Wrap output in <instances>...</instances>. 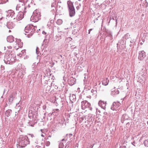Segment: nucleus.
Listing matches in <instances>:
<instances>
[{"instance_id": "1", "label": "nucleus", "mask_w": 148, "mask_h": 148, "mask_svg": "<svg viewBox=\"0 0 148 148\" xmlns=\"http://www.w3.org/2000/svg\"><path fill=\"white\" fill-rule=\"evenodd\" d=\"M16 60V57L14 54H9L6 55L3 60L5 63L6 64H11L14 62Z\"/></svg>"}, {"instance_id": "2", "label": "nucleus", "mask_w": 148, "mask_h": 148, "mask_svg": "<svg viewBox=\"0 0 148 148\" xmlns=\"http://www.w3.org/2000/svg\"><path fill=\"white\" fill-rule=\"evenodd\" d=\"M70 16L72 17L75 14V10L73 6V3L70 0L67 1V2Z\"/></svg>"}, {"instance_id": "3", "label": "nucleus", "mask_w": 148, "mask_h": 148, "mask_svg": "<svg viewBox=\"0 0 148 148\" xmlns=\"http://www.w3.org/2000/svg\"><path fill=\"white\" fill-rule=\"evenodd\" d=\"M41 16L40 13L38 10H35L31 17V20H33V21H38L40 19Z\"/></svg>"}, {"instance_id": "4", "label": "nucleus", "mask_w": 148, "mask_h": 148, "mask_svg": "<svg viewBox=\"0 0 148 148\" xmlns=\"http://www.w3.org/2000/svg\"><path fill=\"white\" fill-rule=\"evenodd\" d=\"M18 140L20 142L21 147H25V146L29 144V142L26 139L25 137L23 135H20Z\"/></svg>"}, {"instance_id": "5", "label": "nucleus", "mask_w": 148, "mask_h": 148, "mask_svg": "<svg viewBox=\"0 0 148 148\" xmlns=\"http://www.w3.org/2000/svg\"><path fill=\"white\" fill-rule=\"evenodd\" d=\"M25 3H24L22 2H19L17 5L16 7V10H18L19 12H23L25 13L26 12L25 11L26 8L25 7Z\"/></svg>"}, {"instance_id": "6", "label": "nucleus", "mask_w": 148, "mask_h": 148, "mask_svg": "<svg viewBox=\"0 0 148 148\" xmlns=\"http://www.w3.org/2000/svg\"><path fill=\"white\" fill-rule=\"evenodd\" d=\"M34 26L32 25H27L25 28V32L26 33H29L31 34L34 32L35 29Z\"/></svg>"}, {"instance_id": "7", "label": "nucleus", "mask_w": 148, "mask_h": 148, "mask_svg": "<svg viewBox=\"0 0 148 148\" xmlns=\"http://www.w3.org/2000/svg\"><path fill=\"white\" fill-rule=\"evenodd\" d=\"M81 103V108L82 109L85 110L87 108H90V104L87 101H83Z\"/></svg>"}, {"instance_id": "8", "label": "nucleus", "mask_w": 148, "mask_h": 148, "mask_svg": "<svg viewBox=\"0 0 148 148\" xmlns=\"http://www.w3.org/2000/svg\"><path fill=\"white\" fill-rule=\"evenodd\" d=\"M120 108L119 102H114L111 107V109L113 110H119Z\"/></svg>"}, {"instance_id": "9", "label": "nucleus", "mask_w": 148, "mask_h": 148, "mask_svg": "<svg viewBox=\"0 0 148 148\" xmlns=\"http://www.w3.org/2000/svg\"><path fill=\"white\" fill-rule=\"evenodd\" d=\"M67 138L66 139V140H65V138H63L62 139L61 141L62 142H60L59 144V148H63L64 147L65 148H66V146L68 145V144L67 143H66V141L67 140Z\"/></svg>"}, {"instance_id": "10", "label": "nucleus", "mask_w": 148, "mask_h": 148, "mask_svg": "<svg viewBox=\"0 0 148 148\" xmlns=\"http://www.w3.org/2000/svg\"><path fill=\"white\" fill-rule=\"evenodd\" d=\"M8 16L9 17H10L13 18L14 19H15L16 18V15L14 11L12 10H10L8 11Z\"/></svg>"}, {"instance_id": "11", "label": "nucleus", "mask_w": 148, "mask_h": 148, "mask_svg": "<svg viewBox=\"0 0 148 148\" xmlns=\"http://www.w3.org/2000/svg\"><path fill=\"white\" fill-rule=\"evenodd\" d=\"M23 12H19L17 15H16V19L18 20H21L24 17V14Z\"/></svg>"}, {"instance_id": "12", "label": "nucleus", "mask_w": 148, "mask_h": 148, "mask_svg": "<svg viewBox=\"0 0 148 148\" xmlns=\"http://www.w3.org/2000/svg\"><path fill=\"white\" fill-rule=\"evenodd\" d=\"M146 56L145 53L144 51H142L139 52L138 58L143 60Z\"/></svg>"}, {"instance_id": "13", "label": "nucleus", "mask_w": 148, "mask_h": 148, "mask_svg": "<svg viewBox=\"0 0 148 148\" xmlns=\"http://www.w3.org/2000/svg\"><path fill=\"white\" fill-rule=\"evenodd\" d=\"M106 102L104 101H99V106L101 107L102 108L105 109L106 106Z\"/></svg>"}, {"instance_id": "14", "label": "nucleus", "mask_w": 148, "mask_h": 148, "mask_svg": "<svg viewBox=\"0 0 148 148\" xmlns=\"http://www.w3.org/2000/svg\"><path fill=\"white\" fill-rule=\"evenodd\" d=\"M14 24L12 22H9L7 23V26L9 29H12L14 26Z\"/></svg>"}, {"instance_id": "15", "label": "nucleus", "mask_w": 148, "mask_h": 148, "mask_svg": "<svg viewBox=\"0 0 148 148\" xmlns=\"http://www.w3.org/2000/svg\"><path fill=\"white\" fill-rule=\"evenodd\" d=\"M7 40L8 42H12L14 41V38L12 36H9L7 37Z\"/></svg>"}, {"instance_id": "16", "label": "nucleus", "mask_w": 148, "mask_h": 148, "mask_svg": "<svg viewBox=\"0 0 148 148\" xmlns=\"http://www.w3.org/2000/svg\"><path fill=\"white\" fill-rule=\"evenodd\" d=\"M12 112V110L10 109H8L7 110L5 113V115L6 117H8L10 116Z\"/></svg>"}, {"instance_id": "17", "label": "nucleus", "mask_w": 148, "mask_h": 148, "mask_svg": "<svg viewBox=\"0 0 148 148\" xmlns=\"http://www.w3.org/2000/svg\"><path fill=\"white\" fill-rule=\"evenodd\" d=\"M16 44H18V45H19L18 47L21 46V45H23V43L21 42V40L20 39H16Z\"/></svg>"}, {"instance_id": "18", "label": "nucleus", "mask_w": 148, "mask_h": 148, "mask_svg": "<svg viewBox=\"0 0 148 148\" xmlns=\"http://www.w3.org/2000/svg\"><path fill=\"white\" fill-rule=\"evenodd\" d=\"M109 82V80H108V81H107V79L104 80L102 82V84L104 86H106L108 84V82Z\"/></svg>"}, {"instance_id": "19", "label": "nucleus", "mask_w": 148, "mask_h": 148, "mask_svg": "<svg viewBox=\"0 0 148 148\" xmlns=\"http://www.w3.org/2000/svg\"><path fill=\"white\" fill-rule=\"evenodd\" d=\"M9 100V102L10 103V104H11L13 100V97L12 95H11L10 96Z\"/></svg>"}, {"instance_id": "20", "label": "nucleus", "mask_w": 148, "mask_h": 148, "mask_svg": "<svg viewBox=\"0 0 148 148\" xmlns=\"http://www.w3.org/2000/svg\"><path fill=\"white\" fill-rule=\"evenodd\" d=\"M118 89H120L119 88H117L114 90V94L116 95H117L119 93V90Z\"/></svg>"}, {"instance_id": "21", "label": "nucleus", "mask_w": 148, "mask_h": 148, "mask_svg": "<svg viewBox=\"0 0 148 148\" xmlns=\"http://www.w3.org/2000/svg\"><path fill=\"white\" fill-rule=\"evenodd\" d=\"M62 20L59 19L57 21V23L58 25H60L62 23Z\"/></svg>"}, {"instance_id": "22", "label": "nucleus", "mask_w": 148, "mask_h": 148, "mask_svg": "<svg viewBox=\"0 0 148 148\" xmlns=\"http://www.w3.org/2000/svg\"><path fill=\"white\" fill-rule=\"evenodd\" d=\"M72 135H73L72 134H66V136H64V138H66V139L67 138L66 137H67L68 136H69V138H71L72 136Z\"/></svg>"}, {"instance_id": "23", "label": "nucleus", "mask_w": 148, "mask_h": 148, "mask_svg": "<svg viewBox=\"0 0 148 148\" xmlns=\"http://www.w3.org/2000/svg\"><path fill=\"white\" fill-rule=\"evenodd\" d=\"M19 2H23L24 3H25L27 2L28 0H18Z\"/></svg>"}, {"instance_id": "24", "label": "nucleus", "mask_w": 148, "mask_h": 148, "mask_svg": "<svg viewBox=\"0 0 148 148\" xmlns=\"http://www.w3.org/2000/svg\"><path fill=\"white\" fill-rule=\"evenodd\" d=\"M39 48L38 47H37L36 49V52L37 54H38L39 53Z\"/></svg>"}, {"instance_id": "25", "label": "nucleus", "mask_w": 148, "mask_h": 148, "mask_svg": "<svg viewBox=\"0 0 148 148\" xmlns=\"http://www.w3.org/2000/svg\"><path fill=\"white\" fill-rule=\"evenodd\" d=\"M28 116L30 118H33V116L32 115V113L30 114L29 112Z\"/></svg>"}, {"instance_id": "26", "label": "nucleus", "mask_w": 148, "mask_h": 148, "mask_svg": "<svg viewBox=\"0 0 148 148\" xmlns=\"http://www.w3.org/2000/svg\"><path fill=\"white\" fill-rule=\"evenodd\" d=\"M50 144V143L49 141H47L46 142L45 145L47 146H49Z\"/></svg>"}, {"instance_id": "27", "label": "nucleus", "mask_w": 148, "mask_h": 148, "mask_svg": "<svg viewBox=\"0 0 148 148\" xmlns=\"http://www.w3.org/2000/svg\"><path fill=\"white\" fill-rule=\"evenodd\" d=\"M28 124L29 125L31 126L32 127H33L34 126V124H32V122L30 121L28 122Z\"/></svg>"}, {"instance_id": "28", "label": "nucleus", "mask_w": 148, "mask_h": 148, "mask_svg": "<svg viewBox=\"0 0 148 148\" xmlns=\"http://www.w3.org/2000/svg\"><path fill=\"white\" fill-rule=\"evenodd\" d=\"M84 120V118L83 117H81L79 118V122L80 123H81Z\"/></svg>"}, {"instance_id": "29", "label": "nucleus", "mask_w": 148, "mask_h": 148, "mask_svg": "<svg viewBox=\"0 0 148 148\" xmlns=\"http://www.w3.org/2000/svg\"><path fill=\"white\" fill-rule=\"evenodd\" d=\"M111 95H112L113 96L114 95H115V94H114V91H112L111 93Z\"/></svg>"}, {"instance_id": "30", "label": "nucleus", "mask_w": 148, "mask_h": 148, "mask_svg": "<svg viewBox=\"0 0 148 148\" xmlns=\"http://www.w3.org/2000/svg\"><path fill=\"white\" fill-rule=\"evenodd\" d=\"M29 136H30V137H31V138H33L34 137V136L33 134H29Z\"/></svg>"}, {"instance_id": "31", "label": "nucleus", "mask_w": 148, "mask_h": 148, "mask_svg": "<svg viewBox=\"0 0 148 148\" xmlns=\"http://www.w3.org/2000/svg\"><path fill=\"white\" fill-rule=\"evenodd\" d=\"M71 47L72 49H74L76 47L75 45H72L71 46Z\"/></svg>"}, {"instance_id": "32", "label": "nucleus", "mask_w": 148, "mask_h": 148, "mask_svg": "<svg viewBox=\"0 0 148 148\" xmlns=\"http://www.w3.org/2000/svg\"><path fill=\"white\" fill-rule=\"evenodd\" d=\"M92 29H89V30L88 31H89V32H88L89 34H90V31H91L92 30Z\"/></svg>"}, {"instance_id": "33", "label": "nucleus", "mask_w": 148, "mask_h": 148, "mask_svg": "<svg viewBox=\"0 0 148 148\" xmlns=\"http://www.w3.org/2000/svg\"><path fill=\"white\" fill-rule=\"evenodd\" d=\"M107 113L106 112H103V114L105 115H107Z\"/></svg>"}, {"instance_id": "34", "label": "nucleus", "mask_w": 148, "mask_h": 148, "mask_svg": "<svg viewBox=\"0 0 148 148\" xmlns=\"http://www.w3.org/2000/svg\"><path fill=\"white\" fill-rule=\"evenodd\" d=\"M9 49H11L12 48V47L11 46H10L9 47H7Z\"/></svg>"}, {"instance_id": "35", "label": "nucleus", "mask_w": 148, "mask_h": 148, "mask_svg": "<svg viewBox=\"0 0 148 148\" xmlns=\"http://www.w3.org/2000/svg\"><path fill=\"white\" fill-rule=\"evenodd\" d=\"M50 86H47V89H49V88H50Z\"/></svg>"}, {"instance_id": "36", "label": "nucleus", "mask_w": 148, "mask_h": 148, "mask_svg": "<svg viewBox=\"0 0 148 148\" xmlns=\"http://www.w3.org/2000/svg\"><path fill=\"white\" fill-rule=\"evenodd\" d=\"M54 3H52V5H51L52 7H54Z\"/></svg>"}, {"instance_id": "37", "label": "nucleus", "mask_w": 148, "mask_h": 148, "mask_svg": "<svg viewBox=\"0 0 148 148\" xmlns=\"http://www.w3.org/2000/svg\"><path fill=\"white\" fill-rule=\"evenodd\" d=\"M42 34H46V33L45 31H43L42 32Z\"/></svg>"}, {"instance_id": "38", "label": "nucleus", "mask_w": 148, "mask_h": 148, "mask_svg": "<svg viewBox=\"0 0 148 148\" xmlns=\"http://www.w3.org/2000/svg\"><path fill=\"white\" fill-rule=\"evenodd\" d=\"M95 91H94V90H91V92H94Z\"/></svg>"}, {"instance_id": "39", "label": "nucleus", "mask_w": 148, "mask_h": 148, "mask_svg": "<svg viewBox=\"0 0 148 148\" xmlns=\"http://www.w3.org/2000/svg\"><path fill=\"white\" fill-rule=\"evenodd\" d=\"M51 136H50V135H49V136H48V138L47 139H49V138H51Z\"/></svg>"}, {"instance_id": "40", "label": "nucleus", "mask_w": 148, "mask_h": 148, "mask_svg": "<svg viewBox=\"0 0 148 148\" xmlns=\"http://www.w3.org/2000/svg\"><path fill=\"white\" fill-rule=\"evenodd\" d=\"M2 3V0H0V4Z\"/></svg>"}, {"instance_id": "41", "label": "nucleus", "mask_w": 148, "mask_h": 148, "mask_svg": "<svg viewBox=\"0 0 148 148\" xmlns=\"http://www.w3.org/2000/svg\"><path fill=\"white\" fill-rule=\"evenodd\" d=\"M2 18H3V17H2L1 18H0V21H1V20H2Z\"/></svg>"}, {"instance_id": "42", "label": "nucleus", "mask_w": 148, "mask_h": 148, "mask_svg": "<svg viewBox=\"0 0 148 148\" xmlns=\"http://www.w3.org/2000/svg\"><path fill=\"white\" fill-rule=\"evenodd\" d=\"M5 92V90H4V92H3V94H4V93Z\"/></svg>"}, {"instance_id": "43", "label": "nucleus", "mask_w": 148, "mask_h": 148, "mask_svg": "<svg viewBox=\"0 0 148 148\" xmlns=\"http://www.w3.org/2000/svg\"><path fill=\"white\" fill-rule=\"evenodd\" d=\"M11 32V30H9V32Z\"/></svg>"}, {"instance_id": "44", "label": "nucleus", "mask_w": 148, "mask_h": 148, "mask_svg": "<svg viewBox=\"0 0 148 148\" xmlns=\"http://www.w3.org/2000/svg\"><path fill=\"white\" fill-rule=\"evenodd\" d=\"M28 6L29 7H30V6L29 5H28Z\"/></svg>"}, {"instance_id": "45", "label": "nucleus", "mask_w": 148, "mask_h": 148, "mask_svg": "<svg viewBox=\"0 0 148 148\" xmlns=\"http://www.w3.org/2000/svg\"><path fill=\"white\" fill-rule=\"evenodd\" d=\"M93 147V146H92V147H90V148H92V147Z\"/></svg>"}, {"instance_id": "46", "label": "nucleus", "mask_w": 148, "mask_h": 148, "mask_svg": "<svg viewBox=\"0 0 148 148\" xmlns=\"http://www.w3.org/2000/svg\"><path fill=\"white\" fill-rule=\"evenodd\" d=\"M4 49H5V47H4Z\"/></svg>"}, {"instance_id": "47", "label": "nucleus", "mask_w": 148, "mask_h": 148, "mask_svg": "<svg viewBox=\"0 0 148 148\" xmlns=\"http://www.w3.org/2000/svg\"><path fill=\"white\" fill-rule=\"evenodd\" d=\"M43 108L44 109H45V108H44V107H43Z\"/></svg>"}, {"instance_id": "48", "label": "nucleus", "mask_w": 148, "mask_h": 148, "mask_svg": "<svg viewBox=\"0 0 148 148\" xmlns=\"http://www.w3.org/2000/svg\"><path fill=\"white\" fill-rule=\"evenodd\" d=\"M45 114H46V113H45L44 114V115H45Z\"/></svg>"}]
</instances>
